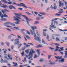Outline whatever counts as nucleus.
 Segmentation results:
<instances>
[{
    "label": "nucleus",
    "instance_id": "f257e3e1",
    "mask_svg": "<svg viewBox=\"0 0 67 67\" xmlns=\"http://www.w3.org/2000/svg\"><path fill=\"white\" fill-rule=\"evenodd\" d=\"M14 14H15V16H14L13 17V18L14 19L13 20L14 21H17L16 22L14 23H15L16 24H20V23L21 22V21H20L19 19L21 20L22 18L19 17L21 15L24 17V18H25L26 19V20L27 23V24H28L29 25H30V24L29 23V22L28 21H33V20L32 19L28 18H27V17L25 15H22L21 14H18L15 13Z\"/></svg>",
    "mask_w": 67,
    "mask_h": 67
},
{
    "label": "nucleus",
    "instance_id": "f03ea898",
    "mask_svg": "<svg viewBox=\"0 0 67 67\" xmlns=\"http://www.w3.org/2000/svg\"><path fill=\"white\" fill-rule=\"evenodd\" d=\"M31 28L32 29V30L34 31L33 32L32 31V30H30V32H31V33L32 34V35H34V37H36V34H35V30H34V29H37L36 27L35 26V27H34L33 26H31Z\"/></svg>",
    "mask_w": 67,
    "mask_h": 67
},
{
    "label": "nucleus",
    "instance_id": "7ed1b4c3",
    "mask_svg": "<svg viewBox=\"0 0 67 67\" xmlns=\"http://www.w3.org/2000/svg\"><path fill=\"white\" fill-rule=\"evenodd\" d=\"M20 4H17L15 2H13V4H15V5H17V6H22V7H24L25 8H26L27 9V8H27V7L25 6L26 5H25V4L22 3H20Z\"/></svg>",
    "mask_w": 67,
    "mask_h": 67
},
{
    "label": "nucleus",
    "instance_id": "20e7f679",
    "mask_svg": "<svg viewBox=\"0 0 67 67\" xmlns=\"http://www.w3.org/2000/svg\"><path fill=\"white\" fill-rule=\"evenodd\" d=\"M25 57H26L27 58H28L29 56H30L29 58L28 59H29L32 60H33V59H31V58H32V57H33V54L32 53V52L31 51H30V52L28 56L26 54L25 55Z\"/></svg>",
    "mask_w": 67,
    "mask_h": 67
},
{
    "label": "nucleus",
    "instance_id": "39448f33",
    "mask_svg": "<svg viewBox=\"0 0 67 67\" xmlns=\"http://www.w3.org/2000/svg\"><path fill=\"white\" fill-rule=\"evenodd\" d=\"M0 17H1V18H3L4 17H8V16L5 14L3 15V14H2L1 11H0Z\"/></svg>",
    "mask_w": 67,
    "mask_h": 67
},
{
    "label": "nucleus",
    "instance_id": "423d86ee",
    "mask_svg": "<svg viewBox=\"0 0 67 67\" xmlns=\"http://www.w3.org/2000/svg\"><path fill=\"white\" fill-rule=\"evenodd\" d=\"M4 25H15V24L11 23V22L8 21L4 23Z\"/></svg>",
    "mask_w": 67,
    "mask_h": 67
},
{
    "label": "nucleus",
    "instance_id": "0eeeda50",
    "mask_svg": "<svg viewBox=\"0 0 67 67\" xmlns=\"http://www.w3.org/2000/svg\"><path fill=\"white\" fill-rule=\"evenodd\" d=\"M20 40L18 39H16L14 41H15V42H14V44L15 45H16V44H19V43H20V41H19Z\"/></svg>",
    "mask_w": 67,
    "mask_h": 67
},
{
    "label": "nucleus",
    "instance_id": "6e6552de",
    "mask_svg": "<svg viewBox=\"0 0 67 67\" xmlns=\"http://www.w3.org/2000/svg\"><path fill=\"white\" fill-rule=\"evenodd\" d=\"M35 39H36V41H38V42L40 43V42L41 41V38L39 37H38L37 38H34Z\"/></svg>",
    "mask_w": 67,
    "mask_h": 67
},
{
    "label": "nucleus",
    "instance_id": "1a4fd4ad",
    "mask_svg": "<svg viewBox=\"0 0 67 67\" xmlns=\"http://www.w3.org/2000/svg\"><path fill=\"white\" fill-rule=\"evenodd\" d=\"M2 8H8V6H7L3 4L1 6Z\"/></svg>",
    "mask_w": 67,
    "mask_h": 67
},
{
    "label": "nucleus",
    "instance_id": "9d476101",
    "mask_svg": "<svg viewBox=\"0 0 67 67\" xmlns=\"http://www.w3.org/2000/svg\"><path fill=\"white\" fill-rule=\"evenodd\" d=\"M64 62H65V59L64 58H63L61 60H59V63H64Z\"/></svg>",
    "mask_w": 67,
    "mask_h": 67
},
{
    "label": "nucleus",
    "instance_id": "9b49d317",
    "mask_svg": "<svg viewBox=\"0 0 67 67\" xmlns=\"http://www.w3.org/2000/svg\"><path fill=\"white\" fill-rule=\"evenodd\" d=\"M55 58H57V59H61L62 58V56H60L59 57V56L56 57L55 56Z\"/></svg>",
    "mask_w": 67,
    "mask_h": 67
},
{
    "label": "nucleus",
    "instance_id": "f8f14e48",
    "mask_svg": "<svg viewBox=\"0 0 67 67\" xmlns=\"http://www.w3.org/2000/svg\"><path fill=\"white\" fill-rule=\"evenodd\" d=\"M64 52H65V55L64 56V57L65 58H67V52L66 51H65Z\"/></svg>",
    "mask_w": 67,
    "mask_h": 67
},
{
    "label": "nucleus",
    "instance_id": "ddd939ff",
    "mask_svg": "<svg viewBox=\"0 0 67 67\" xmlns=\"http://www.w3.org/2000/svg\"><path fill=\"white\" fill-rule=\"evenodd\" d=\"M40 49H38L36 50L37 52H38V55H40V54H41V52H40Z\"/></svg>",
    "mask_w": 67,
    "mask_h": 67
},
{
    "label": "nucleus",
    "instance_id": "4468645a",
    "mask_svg": "<svg viewBox=\"0 0 67 67\" xmlns=\"http://www.w3.org/2000/svg\"><path fill=\"white\" fill-rule=\"evenodd\" d=\"M56 4L55 3L54 4V7H53V9H54V10H56L57 8V6H56Z\"/></svg>",
    "mask_w": 67,
    "mask_h": 67
},
{
    "label": "nucleus",
    "instance_id": "2eb2a0df",
    "mask_svg": "<svg viewBox=\"0 0 67 67\" xmlns=\"http://www.w3.org/2000/svg\"><path fill=\"white\" fill-rule=\"evenodd\" d=\"M42 45H41L39 44L36 46L37 48H40V47H43L42 46H41Z\"/></svg>",
    "mask_w": 67,
    "mask_h": 67
},
{
    "label": "nucleus",
    "instance_id": "dca6fc26",
    "mask_svg": "<svg viewBox=\"0 0 67 67\" xmlns=\"http://www.w3.org/2000/svg\"><path fill=\"white\" fill-rule=\"evenodd\" d=\"M0 20H2L3 21H7V18H2L0 19Z\"/></svg>",
    "mask_w": 67,
    "mask_h": 67
},
{
    "label": "nucleus",
    "instance_id": "f3484780",
    "mask_svg": "<svg viewBox=\"0 0 67 67\" xmlns=\"http://www.w3.org/2000/svg\"><path fill=\"white\" fill-rule=\"evenodd\" d=\"M36 20L37 21H39L40 20H41V18L39 16H38L36 18Z\"/></svg>",
    "mask_w": 67,
    "mask_h": 67
},
{
    "label": "nucleus",
    "instance_id": "a211bd4d",
    "mask_svg": "<svg viewBox=\"0 0 67 67\" xmlns=\"http://www.w3.org/2000/svg\"><path fill=\"white\" fill-rule=\"evenodd\" d=\"M56 40L57 42H59L60 41V39L58 38V37H57L56 38Z\"/></svg>",
    "mask_w": 67,
    "mask_h": 67
},
{
    "label": "nucleus",
    "instance_id": "6ab92c4d",
    "mask_svg": "<svg viewBox=\"0 0 67 67\" xmlns=\"http://www.w3.org/2000/svg\"><path fill=\"white\" fill-rule=\"evenodd\" d=\"M1 1L3 2H5V3L7 4V1L6 0H1Z\"/></svg>",
    "mask_w": 67,
    "mask_h": 67
},
{
    "label": "nucleus",
    "instance_id": "aec40b11",
    "mask_svg": "<svg viewBox=\"0 0 67 67\" xmlns=\"http://www.w3.org/2000/svg\"><path fill=\"white\" fill-rule=\"evenodd\" d=\"M40 23V22L37 21H35L34 23V24H39Z\"/></svg>",
    "mask_w": 67,
    "mask_h": 67
},
{
    "label": "nucleus",
    "instance_id": "412c9836",
    "mask_svg": "<svg viewBox=\"0 0 67 67\" xmlns=\"http://www.w3.org/2000/svg\"><path fill=\"white\" fill-rule=\"evenodd\" d=\"M12 5H10L9 7H8V8H9L10 9H12Z\"/></svg>",
    "mask_w": 67,
    "mask_h": 67
},
{
    "label": "nucleus",
    "instance_id": "4be33fe9",
    "mask_svg": "<svg viewBox=\"0 0 67 67\" xmlns=\"http://www.w3.org/2000/svg\"><path fill=\"white\" fill-rule=\"evenodd\" d=\"M36 32L37 34L38 35H40V34L39 33V32H38V31L36 30Z\"/></svg>",
    "mask_w": 67,
    "mask_h": 67
},
{
    "label": "nucleus",
    "instance_id": "5701e85b",
    "mask_svg": "<svg viewBox=\"0 0 67 67\" xmlns=\"http://www.w3.org/2000/svg\"><path fill=\"white\" fill-rule=\"evenodd\" d=\"M18 45H19L18 47V48H20V47H21V46H22V44L21 43L20 44L19 43V44Z\"/></svg>",
    "mask_w": 67,
    "mask_h": 67
},
{
    "label": "nucleus",
    "instance_id": "b1692460",
    "mask_svg": "<svg viewBox=\"0 0 67 67\" xmlns=\"http://www.w3.org/2000/svg\"><path fill=\"white\" fill-rule=\"evenodd\" d=\"M26 13L28 14V15H32L31 13L29 12H26Z\"/></svg>",
    "mask_w": 67,
    "mask_h": 67
},
{
    "label": "nucleus",
    "instance_id": "393cba45",
    "mask_svg": "<svg viewBox=\"0 0 67 67\" xmlns=\"http://www.w3.org/2000/svg\"><path fill=\"white\" fill-rule=\"evenodd\" d=\"M51 56H52V55H49L48 56V59H51Z\"/></svg>",
    "mask_w": 67,
    "mask_h": 67
},
{
    "label": "nucleus",
    "instance_id": "a878e982",
    "mask_svg": "<svg viewBox=\"0 0 67 67\" xmlns=\"http://www.w3.org/2000/svg\"><path fill=\"white\" fill-rule=\"evenodd\" d=\"M55 16H60V15H61V14L56 13L55 14Z\"/></svg>",
    "mask_w": 67,
    "mask_h": 67
},
{
    "label": "nucleus",
    "instance_id": "bb28decb",
    "mask_svg": "<svg viewBox=\"0 0 67 67\" xmlns=\"http://www.w3.org/2000/svg\"><path fill=\"white\" fill-rule=\"evenodd\" d=\"M56 64V63L51 62L49 63V65H54V64Z\"/></svg>",
    "mask_w": 67,
    "mask_h": 67
},
{
    "label": "nucleus",
    "instance_id": "cd10ccee",
    "mask_svg": "<svg viewBox=\"0 0 67 67\" xmlns=\"http://www.w3.org/2000/svg\"><path fill=\"white\" fill-rule=\"evenodd\" d=\"M26 38H28V39H30V38H31V37H30L29 36L27 35H26Z\"/></svg>",
    "mask_w": 67,
    "mask_h": 67
},
{
    "label": "nucleus",
    "instance_id": "c85d7f7f",
    "mask_svg": "<svg viewBox=\"0 0 67 67\" xmlns=\"http://www.w3.org/2000/svg\"><path fill=\"white\" fill-rule=\"evenodd\" d=\"M43 34L44 36H46V32H43Z\"/></svg>",
    "mask_w": 67,
    "mask_h": 67
},
{
    "label": "nucleus",
    "instance_id": "c756f323",
    "mask_svg": "<svg viewBox=\"0 0 67 67\" xmlns=\"http://www.w3.org/2000/svg\"><path fill=\"white\" fill-rule=\"evenodd\" d=\"M42 42L43 44H46L45 41L43 39L42 40Z\"/></svg>",
    "mask_w": 67,
    "mask_h": 67
},
{
    "label": "nucleus",
    "instance_id": "7c9ffc66",
    "mask_svg": "<svg viewBox=\"0 0 67 67\" xmlns=\"http://www.w3.org/2000/svg\"><path fill=\"white\" fill-rule=\"evenodd\" d=\"M39 61L40 62H42L44 61V60H43V59H40V60H39Z\"/></svg>",
    "mask_w": 67,
    "mask_h": 67
},
{
    "label": "nucleus",
    "instance_id": "2f4dec72",
    "mask_svg": "<svg viewBox=\"0 0 67 67\" xmlns=\"http://www.w3.org/2000/svg\"><path fill=\"white\" fill-rule=\"evenodd\" d=\"M58 24V22L57 21H55L54 22V24Z\"/></svg>",
    "mask_w": 67,
    "mask_h": 67
},
{
    "label": "nucleus",
    "instance_id": "473e14b6",
    "mask_svg": "<svg viewBox=\"0 0 67 67\" xmlns=\"http://www.w3.org/2000/svg\"><path fill=\"white\" fill-rule=\"evenodd\" d=\"M50 27H53V28H56V26H55V25L50 26Z\"/></svg>",
    "mask_w": 67,
    "mask_h": 67
},
{
    "label": "nucleus",
    "instance_id": "72a5a7b5",
    "mask_svg": "<svg viewBox=\"0 0 67 67\" xmlns=\"http://www.w3.org/2000/svg\"><path fill=\"white\" fill-rule=\"evenodd\" d=\"M12 2H7V4H12Z\"/></svg>",
    "mask_w": 67,
    "mask_h": 67
},
{
    "label": "nucleus",
    "instance_id": "f704fd0d",
    "mask_svg": "<svg viewBox=\"0 0 67 67\" xmlns=\"http://www.w3.org/2000/svg\"><path fill=\"white\" fill-rule=\"evenodd\" d=\"M54 35H52V38H53V40H54V39H55V37H54Z\"/></svg>",
    "mask_w": 67,
    "mask_h": 67
},
{
    "label": "nucleus",
    "instance_id": "c9c22d12",
    "mask_svg": "<svg viewBox=\"0 0 67 67\" xmlns=\"http://www.w3.org/2000/svg\"><path fill=\"white\" fill-rule=\"evenodd\" d=\"M54 45H55L57 46H60V45H59L58 43H54Z\"/></svg>",
    "mask_w": 67,
    "mask_h": 67
},
{
    "label": "nucleus",
    "instance_id": "e433bc0d",
    "mask_svg": "<svg viewBox=\"0 0 67 67\" xmlns=\"http://www.w3.org/2000/svg\"><path fill=\"white\" fill-rule=\"evenodd\" d=\"M59 7H61V2L60 1H59Z\"/></svg>",
    "mask_w": 67,
    "mask_h": 67
},
{
    "label": "nucleus",
    "instance_id": "4c0bfd02",
    "mask_svg": "<svg viewBox=\"0 0 67 67\" xmlns=\"http://www.w3.org/2000/svg\"><path fill=\"white\" fill-rule=\"evenodd\" d=\"M24 52L23 51L21 53V55L23 56H24Z\"/></svg>",
    "mask_w": 67,
    "mask_h": 67
},
{
    "label": "nucleus",
    "instance_id": "58836bf2",
    "mask_svg": "<svg viewBox=\"0 0 67 67\" xmlns=\"http://www.w3.org/2000/svg\"><path fill=\"white\" fill-rule=\"evenodd\" d=\"M6 43L8 46H10V43H9L6 42Z\"/></svg>",
    "mask_w": 67,
    "mask_h": 67
},
{
    "label": "nucleus",
    "instance_id": "ea45409f",
    "mask_svg": "<svg viewBox=\"0 0 67 67\" xmlns=\"http://www.w3.org/2000/svg\"><path fill=\"white\" fill-rule=\"evenodd\" d=\"M17 36L18 37V38H20V39H21V38H22L21 37V36H20L19 35H17Z\"/></svg>",
    "mask_w": 67,
    "mask_h": 67
},
{
    "label": "nucleus",
    "instance_id": "a19ab883",
    "mask_svg": "<svg viewBox=\"0 0 67 67\" xmlns=\"http://www.w3.org/2000/svg\"><path fill=\"white\" fill-rule=\"evenodd\" d=\"M64 47H62L61 48H60V49L61 50H62V51H63V50H64Z\"/></svg>",
    "mask_w": 67,
    "mask_h": 67
},
{
    "label": "nucleus",
    "instance_id": "79ce46f5",
    "mask_svg": "<svg viewBox=\"0 0 67 67\" xmlns=\"http://www.w3.org/2000/svg\"><path fill=\"white\" fill-rule=\"evenodd\" d=\"M8 57H9V58H10L12 56V55H10V54H8Z\"/></svg>",
    "mask_w": 67,
    "mask_h": 67
},
{
    "label": "nucleus",
    "instance_id": "37998d69",
    "mask_svg": "<svg viewBox=\"0 0 67 67\" xmlns=\"http://www.w3.org/2000/svg\"><path fill=\"white\" fill-rule=\"evenodd\" d=\"M37 55H36V54H35L34 56V58H37Z\"/></svg>",
    "mask_w": 67,
    "mask_h": 67
},
{
    "label": "nucleus",
    "instance_id": "c03bdc74",
    "mask_svg": "<svg viewBox=\"0 0 67 67\" xmlns=\"http://www.w3.org/2000/svg\"><path fill=\"white\" fill-rule=\"evenodd\" d=\"M24 60L26 62H27V61L26 60V58L25 57L24 58Z\"/></svg>",
    "mask_w": 67,
    "mask_h": 67
},
{
    "label": "nucleus",
    "instance_id": "a18cd8bd",
    "mask_svg": "<svg viewBox=\"0 0 67 67\" xmlns=\"http://www.w3.org/2000/svg\"><path fill=\"white\" fill-rule=\"evenodd\" d=\"M25 52L27 54H29V50H26Z\"/></svg>",
    "mask_w": 67,
    "mask_h": 67
},
{
    "label": "nucleus",
    "instance_id": "49530a36",
    "mask_svg": "<svg viewBox=\"0 0 67 67\" xmlns=\"http://www.w3.org/2000/svg\"><path fill=\"white\" fill-rule=\"evenodd\" d=\"M14 27V28H15V29H16V30H19V29L18 27Z\"/></svg>",
    "mask_w": 67,
    "mask_h": 67
},
{
    "label": "nucleus",
    "instance_id": "de8ad7c7",
    "mask_svg": "<svg viewBox=\"0 0 67 67\" xmlns=\"http://www.w3.org/2000/svg\"><path fill=\"white\" fill-rule=\"evenodd\" d=\"M47 40H49V36L48 35H47Z\"/></svg>",
    "mask_w": 67,
    "mask_h": 67
},
{
    "label": "nucleus",
    "instance_id": "09e8293b",
    "mask_svg": "<svg viewBox=\"0 0 67 67\" xmlns=\"http://www.w3.org/2000/svg\"><path fill=\"white\" fill-rule=\"evenodd\" d=\"M54 43H50V45H53L54 44Z\"/></svg>",
    "mask_w": 67,
    "mask_h": 67
},
{
    "label": "nucleus",
    "instance_id": "8fccbe9b",
    "mask_svg": "<svg viewBox=\"0 0 67 67\" xmlns=\"http://www.w3.org/2000/svg\"><path fill=\"white\" fill-rule=\"evenodd\" d=\"M18 9H19V10H23V8H18Z\"/></svg>",
    "mask_w": 67,
    "mask_h": 67
},
{
    "label": "nucleus",
    "instance_id": "3c124183",
    "mask_svg": "<svg viewBox=\"0 0 67 67\" xmlns=\"http://www.w3.org/2000/svg\"><path fill=\"white\" fill-rule=\"evenodd\" d=\"M65 5L66 6H67V2H65Z\"/></svg>",
    "mask_w": 67,
    "mask_h": 67
},
{
    "label": "nucleus",
    "instance_id": "603ef678",
    "mask_svg": "<svg viewBox=\"0 0 67 67\" xmlns=\"http://www.w3.org/2000/svg\"><path fill=\"white\" fill-rule=\"evenodd\" d=\"M1 10V12H2L3 13H4L5 12L2 9Z\"/></svg>",
    "mask_w": 67,
    "mask_h": 67
},
{
    "label": "nucleus",
    "instance_id": "864d4df0",
    "mask_svg": "<svg viewBox=\"0 0 67 67\" xmlns=\"http://www.w3.org/2000/svg\"><path fill=\"white\" fill-rule=\"evenodd\" d=\"M34 13H35V14H36V15H37L38 14V13L37 12H34Z\"/></svg>",
    "mask_w": 67,
    "mask_h": 67
},
{
    "label": "nucleus",
    "instance_id": "5fc2aeb1",
    "mask_svg": "<svg viewBox=\"0 0 67 67\" xmlns=\"http://www.w3.org/2000/svg\"><path fill=\"white\" fill-rule=\"evenodd\" d=\"M7 30H8V31H11V30L10 29H9L7 28Z\"/></svg>",
    "mask_w": 67,
    "mask_h": 67
},
{
    "label": "nucleus",
    "instance_id": "6e6d98bb",
    "mask_svg": "<svg viewBox=\"0 0 67 67\" xmlns=\"http://www.w3.org/2000/svg\"><path fill=\"white\" fill-rule=\"evenodd\" d=\"M50 49H52V50H53L54 49H55L54 48H52V47H50Z\"/></svg>",
    "mask_w": 67,
    "mask_h": 67
},
{
    "label": "nucleus",
    "instance_id": "4d7b16f0",
    "mask_svg": "<svg viewBox=\"0 0 67 67\" xmlns=\"http://www.w3.org/2000/svg\"><path fill=\"white\" fill-rule=\"evenodd\" d=\"M55 21V20H54V19L53 18L51 20V21L52 22H54Z\"/></svg>",
    "mask_w": 67,
    "mask_h": 67
},
{
    "label": "nucleus",
    "instance_id": "13d9d810",
    "mask_svg": "<svg viewBox=\"0 0 67 67\" xmlns=\"http://www.w3.org/2000/svg\"><path fill=\"white\" fill-rule=\"evenodd\" d=\"M27 33H28V34H29V35H30V32H29L27 30Z\"/></svg>",
    "mask_w": 67,
    "mask_h": 67
},
{
    "label": "nucleus",
    "instance_id": "bf43d9fd",
    "mask_svg": "<svg viewBox=\"0 0 67 67\" xmlns=\"http://www.w3.org/2000/svg\"><path fill=\"white\" fill-rule=\"evenodd\" d=\"M11 48L12 49H13V48H14V46H11Z\"/></svg>",
    "mask_w": 67,
    "mask_h": 67
},
{
    "label": "nucleus",
    "instance_id": "052dcab7",
    "mask_svg": "<svg viewBox=\"0 0 67 67\" xmlns=\"http://www.w3.org/2000/svg\"><path fill=\"white\" fill-rule=\"evenodd\" d=\"M12 8H13V9H15V10L16 9V8H15V7H14L13 5Z\"/></svg>",
    "mask_w": 67,
    "mask_h": 67
},
{
    "label": "nucleus",
    "instance_id": "680f3d73",
    "mask_svg": "<svg viewBox=\"0 0 67 67\" xmlns=\"http://www.w3.org/2000/svg\"><path fill=\"white\" fill-rule=\"evenodd\" d=\"M15 65L14 66H18V64L17 63H15Z\"/></svg>",
    "mask_w": 67,
    "mask_h": 67
},
{
    "label": "nucleus",
    "instance_id": "e2e57ef3",
    "mask_svg": "<svg viewBox=\"0 0 67 67\" xmlns=\"http://www.w3.org/2000/svg\"><path fill=\"white\" fill-rule=\"evenodd\" d=\"M55 35L56 36H60L58 34Z\"/></svg>",
    "mask_w": 67,
    "mask_h": 67
},
{
    "label": "nucleus",
    "instance_id": "0e129e2a",
    "mask_svg": "<svg viewBox=\"0 0 67 67\" xmlns=\"http://www.w3.org/2000/svg\"><path fill=\"white\" fill-rule=\"evenodd\" d=\"M46 14L45 13H43L42 15H46Z\"/></svg>",
    "mask_w": 67,
    "mask_h": 67
},
{
    "label": "nucleus",
    "instance_id": "69168bd1",
    "mask_svg": "<svg viewBox=\"0 0 67 67\" xmlns=\"http://www.w3.org/2000/svg\"><path fill=\"white\" fill-rule=\"evenodd\" d=\"M45 2L46 3H47V2H48V1L47 0H45Z\"/></svg>",
    "mask_w": 67,
    "mask_h": 67
},
{
    "label": "nucleus",
    "instance_id": "338daca9",
    "mask_svg": "<svg viewBox=\"0 0 67 67\" xmlns=\"http://www.w3.org/2000/svg\"><path fill=\"white\" fill-rule=\"evenodd\" d=\"M11 36H9L8 37V39H11Z\"/></svg>",
    "mask_w": 67,
    "mask_h": 67
},
{
    "label": "nucleus",
    "instance_id": "774afa93",
    "mask_svg": "<svg viewBox=\"0 0 67 67\" xmlns=\"http://www.w3.org/2000/svg\"><path fill=\"white\" fill-rule=\"evenodd\" d=\"M50 8L51 9H53V6H52V5H51L50 7Z\"/></svg>",
    "mask_w": 67,
    "mask_h": 67
}]
</instances>
